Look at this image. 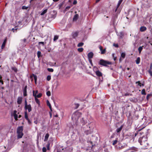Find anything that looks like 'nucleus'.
Masks as SVG:
<instances>
[{"instance_id": "15", "label": "nucleus", "mask_w": 152, "mask_h": 152, "mask_svg": "<svg viewBox=\"0 0 152 152\" xmlns=\"http://www.w3.org/2000/svg\"><path fill=\"white\" fill-rule=\"evenodd\" d=\"M22 98L21 97H18L17 99V103L18 104H20L21 103Z\"/></svg>"}, {"instance_id": "14", "label": "nucleus", "mask_w": 152, "mask_h": 152, "mask_svg": "<svg viewBox=\"0 0 152 152\" xmlns=\"http://www.w3.org/2000/svg\"><path fill=\"white\" fill-rule=\"evenodd\" d=\"M80 122L83 125H85L87 123L86 121L84 120L83 118L80 119Z\"/></svg>"}, {"instance_id": "21", "label": "nucleus", "mask_w": 152, "mask_h": 152, "mask_svg": "<svg viewBox=\"0 0 152 152\" xmlns=\"http://www.w3.org/2000/svg\"><path fill=\"white\" fill-rule=\"evenodd\" d=\"M78 17H79V15L78 14L75 15H74V16L73 18V21L76 20L78 18Z\"/></svg>"}, {"instance_id": "56", "label": "nucleus", "mask_w": 152, "mask_h": 152, "mask_svg": "<svg viewBox=\"0 0 152 152\" xmlns=\"http://www.w3.org/2000/svg\"><path fill=\"white\" fill-rule=\"evenodd\" d=\"M39 44H42L43 45L44 44V42H39Z\"/></svg>"}, {"instance_id": "4", "label": "nucleus", "mask_w": 152, "mask_h": 152, "mask_svg": "<svg viewBox=\"0 0 152 152\" xmlns=\"http://www.w3.org/2000/svg\"><path fill=\"white\" fill-rule=\"evenodd\" d=\"M23 128L22 126H20L18 128L17 130L18 134V138H20L22 137L23 135V133L22 132Z\"/></svg>"}, {"instance_id": "41", "label": "nucleus", "mask_w": 152, "mask_h": 152, "mask_svg": "<svg viewBox=\"0 0 152 152\" xmlns=\"http://www.w3.org/2000/svg\"><path fill=\"white\" fill-rule=\"evenodd\" d=\"M58 39V37L57 36H55L54 37L53 40L54 41H56Z\"/></svg>"}, {"instance_id": "26", "label": "nucleus", "mask_w": 152, "mask_h": 152, "mask_svg": "<svg viewBox=\"0 0 152 152\" xmlns=\"http://www.w3.org/2000/svg\"><path fill=\"white\" fill-rule=\"evenodd\" d=\"M126 146H127V145L126 144H125V145H121L118 147V148L119 149H121L124 148L126 147Z\"/></svg>"}, {"instance_id": "24", "label": "nucleus", "mask_w": 152, "mask_h": 152, "mask_svg": "<svg viewBox=\"0 0 152 152\" xmlns=\"http://www.w3.org/2000/svg\"><path fill=\"white\" fill-rule=\"evenodd\" d=\"M126 56V54L125 53L122 52L121 53V57H122L123 59H124Z\"/></svg>"}, {"instance_id": "23", "label": "nucleus", "mask_w": 152, "mask_h": 152, "mask_svg": "<svg viewBox=\"0 0 152 152\" xmlns=\"http://www.w3.org/2000/svg\"><path fill=\"white\" fill-rule=\"evenodd\" d=\"M46 102H47V105L49 106V108H50V110H51L52 111V109H51V106L50 104V103L49 102V101L47 100V101Z\"/></svg>"}, {"instance_id": "46", "label": "nucleus", "mask_w": 152, "mask_h": 152, "mask_svg": "<svg viewBox=\"0 0 152 152\" xmlns=\"http://www.w3.org/2000/svg\"><path fill=\"white\" fill-rule=\"evenodd\" d=\"M113 57V59L114 61H115L116 59V57H114V53H113L112 55Z\"/></svg>"}, {"instance_id": "22", "label": "nucleus", "mask_w": 152, "mask_h": 152, "mask_svg": "<svg viewBox=\"0 0 152 152\" xmlns=\"http://www.w3.org/2000/svg\"><path fill=\"white\" fill-rule=\"evenodd\" d=\"M96 73L97 76H101L102 75V74L98 70L96 72Z\"/></svg>"}, {"instance_id": "29", "label": "nucleus", "mask_w": 152, "mask_h": 152, "mask_svg": "<svg viewBox=\"0 0 152 152\" xmlns=\"http://www.w3.org/2000/svg\"><path fill=\"white\" fill-rule=\"evenodd\" d=\"M25 118L26 120L28 119V114L26 111L25 113Z\"/></svg>"}, {"instance_id": "7", "label": "nucleus", "mask_w": 152, "mask_h": 152, "mask_svg": "<svg viewBox=\"0 0 152 152\" xmlns=\"http://www.w3.org/2000/svg\"><path fill=\"white\" fill-rule=\"evenodd\" d=\"M78 31H75L72 33V35L73 38H76L78 36Z\"/></svg>"}, {"instance_id": "44", "label": "nucleus", "mask_w": 152, "mask_h": 152, "mask_svg": "<svg viewBox=\"0 0 152 152\" xmlns=\"http://www.w3.org/2000/svg\"><path fill=\"white\" fill-rule=\"evenodd\" d=\"M42 151L43 152H46V148L45 147H44L42 148Z\"/></svg>"}, {"instance_id": "51", "label": "nucleus", "mask_w": 152, "mask_h": 152, "mask_svg": "<svg viewBox=\"0 0 152 152\" xmlns=\"http://www.w3.org/2000/svg\"><path fill=\"white\" fill-rule=\"evenodd\" d=\"M49 146H50L49 144H48V145H47V149L48 150H49Z\"/></svg>"}, {"instance_id": "27", "label": "nucleus", "mask_w": 152, "mask_h": 152, "mask_svg": "<svg viewBox=\"0 0 152 152\" xmlns=\"http://www.w3.org/2000/svg\"><path fill=\"white\" fill-rule=\"evenodd\" d=\"M143 46H140L138 48V50L140 53L142 50Z\"/></svg>"}, {"instance_id": "34", "label": "nucleus", "mask_w": 152, "mask_h": 152, "mask_svg": "<svg viewBox=\"0 0 152 152\" xmlns=\"http://www.w3.org/2000/svg\"><path fill=\"white\" fill-rule=\"evenodd\" d=\"M118 142V140H116L114 141H113V145H115V144H116Z\"/></svg>"}, {"instance_id": "54", "label": "nucleus", "mask_w": 152, "mask_h": 152, "mask_svg": "<svg viewBox=\"0 0 152 152\" xmlns=\"http://www.w3.org/2000/svg\"><path fill=\"white\" fill-rule=\"evenodd\" d=\"M123 59V58L121 57H120V59H119V61L120 62H121L122 61L123 59Z\"/></svg>"}, {"instance_id": "58", "label": "nucleus", "mask_w": 152, "mask_h": 152, "mask_svg": "<svg viewBox=\"0 0 152 152\" xmlns=\"http://www.w3.org/2000/svg\"><path fill=\"white\" fill-rule=\"evenodd\" d=\"M69 141H67V142H66V143H67V144H69V145H71V144H69Z\"/></svg>"}, {"instance_id": "19", "label": "nucleus", "mask_w": 152, "mask_h": 152, "mask_svg": "<svg viewBox=\"0 0 152 152\" xmlns=\"http://www.w3.org/2000/svg\"><path fill=\"white\" fill-rule=\"evenodd\" d=\"M147 29L146 28L145 26H141L140 28V30L142 32L144 31Z\"/></svg>"}, {"instance_id": "43", "label": "nucleus", "mask_w": 152, "mask_h": 152, "mask_svg": "<svg viewBox=\"0 0 152 152\" xmlns=\"http://www.w3.org/2000/svg\"><path fill=\"white\" fill-rule=\"evenodd\" d=\"M42 96V94L39 93L36 96V98H40Z\"/></svg>"}, {"instance_id": "42", "label": "nucleus", "mask_w": 152, "mask_h": 152, "mask_svg": "<svg viewBox=\"0 0 152 152\" xmlns=\"http://www.w3.org/2000/svg\"><path fill=\"white\" fill-rule=\"evenodd\" d=\"M1 78H2V77L0 75V82L1 83V84L3 85V81L1 80Z\"/></svg>"}, {"instance_id": "49", "label": "nucleus", "mask_w": 152, "mask_h": 152, "mask_svg": "<svg viewBox=\"0 0 152 152\" xmlns=\"http://www.w3.org/2000/svg\"><path fill=\"white\" fill-rule=\"evenodd\" d=\"M105 49H104L103 50H102V51H101V53L102 54H104L105 53Z\"/></svg>"}, {"instance_id": "35", "label": "nucleus", "mask_w": 152, "mask_h": 152, "mask_svg": "<svg viewBox=\"0 0 152 152\" xmlns=\"http://www.w3.org/2000/svg\"><path fill=\"white\" fill-rule=\"evenodd\" d=\"M83 48H78L77 49V50L79 52H82L83 51Z\"/></svg>"}, {"instance_id": "25", "label": "nucleus", "mask_w": 152, "mask_h": 152, "mask_svg": "<svg viewBox=\"0 0 152 152\" xmlns=\"http://www.w3.org/2000/svg\"><path fill=\"white\" fill-rule=\"evenodd\" d=\"M47 9H45L44 10H42V12L41 13L40 15H43L45 14L46 12H47Z\"/></svg>"}, {"instance_id": "1", "label": "nucleus", "mask_w": 152, "mask_h": 152, "mask_svg": "<svg viewBox=\"0 0 152 152\" xmlns=\"http://www.w3.org/2000/svg\"><path fill=\"white\" fill-rule=\"evenodd\" d=\"M81 113L78 111H76L72 114V118L76 124L78 119L81 116Z\"/></svg>"}, {"instance_id": "57", "label": "nucleus", "mask_w": 152, "mask_h": 152, "mask_svg": "<svg viewBox=\"0 0 152 152\" xmlns=\"http://www.w3.org/2000/svg\"><path fill=\"white\" fill-rule=\"evenodd\" d=\"M113 45L114 46H115L116 47H118V44H114Z\"/></svg>"}, {"instance_id": "10", "label": "nucleus", "mask_w": 152, "mask_h": 152, "mask_svg": "<svg viewBox=\"0 0 152 152\" xmlns=\"http://www.w3.org/2000/svg\"><path fill=\"white\" fill-rule=\"evenodd\" d=\"M25 108L26 110H28L29 112H30L31 110V107L30 104H28V105L25 106Z\"/></svg>"}, {"instance_id": "3", "label": "nucleus", "mask_w": 152, "mask_h": 152, "mask_svg": "<svg viewBox=\"0 0 152 152\" xmlns=\"http://www.w3.org/2000/svg\"><path fill=\"white\" fill-rule=\"evenodd\" d=\"M93 124L90 123L87 125V127L89 128V129L85 130V133L86 135L91 134L93 132V127L92 126Z\"/></svg>"}, {"instance_id": "55", "label": "nucleus", "mask_w": 152, "mask_h": 152, "mask_svg": "<svg viewBox=\"0 0 152 152\" xmlns=\"http://www.w3.org/2000/svg\"><path fill=\"white\" fill-rule=\"evenodd\" d=\"M70 6H67L66 7V10H69L70 9Z\"/></svg>"}, {"instance_id": "60", "label": "nucleus", "mask_w": 152, "mask_h": 152, "mask_svg": "<svg viewBox=\"0 0 152 152\" xmlns=\"http://www.w3.org/2000/svg\"><path fill=\"white\" fill-rule=\"evenodd\" d=\"M139 134V132H138L137 133H135V136H137V134Z\"/></svg>"}, {"instance_id": "16", "label": "nucleus", "mask_w": 152, "mask_h": 152, "mask_svg": "<svg viewBox=\"0 0 152 152\" xmlns=\"http://www.w3.org/2000/svg\"><path fill=\"white\" fill-rule=\"evenodd\" d=\"M94 54L92 52L89 53L88 55V58H93Z\"/></svg>"}, {"instance_id": "12", "label": "nucleus", "mask_w": 152, "mask_h": 152, "mask_svg": "<svg viewBox=\"0 0 152 152\" xmlns=\"http://www.w3.org/2000/svg\"><path fill=\"white\" fill-rule=\"evenodd\" d=\"M117 34L120 38H122L124 36V33L123 32H120L119 33H117Z\"/></svg>"}, {"instance_id": "37", "label": "nucleus", "mask_w": 152, "mask_h": 152, "mask_svg": "<svg viewBox=\"0 0 152 152\" xmlns=\"http://www.w3.org/2000/svg\"><path fill=\"white\" fill-rule=\"evenodd\" d=\"M51 79V76L50 75H48L47 76V80L49 81V80H50Z\"/></svg>"}, {"instance_id": "45", "label": "nucleus", "mask_w": 152, "mask_h": 152, "mask_svg": "<svg viewBox=\"0 0 152 152\" xmlns=\"http://www.w3.org/2000/svg\"><path fill=\"white\" fill-rule=\"evenodd\" d=\"M148 72L150 74V75L152 76V70H149Z\"/></svg>"}, {"instance_id": "64", "label": "nucleus", "mask_w": 152, "mask_h": 152, "mask_svg": "<svg viewBox=\"0 0 152 152\" xmlns=\"http://www.w3.org/2000/svg\"><path fill=\"white\" fill-rule=\"evenodd\" d=\"M118 7H117L115 9V12H116L117 11V9H118Z\"/></svg>"}, {"instance_id": "61", "label": "nucleus", "mask_w": 152, "mask_h": 152, "mask_svg": "<svg viewBox=\"0 0 152 152\" xmlns=\"http://www.w3.org/2000/svg\"><path fill=\"white\" fill-rule=\"evenodd\" d=\"M34 123L35 124H37V120H36V121H34Z\"/></svg>"}, {"instance_id": "13", "label": "nucleus", "mask_w": 152, "mask_h": 152, "mask_svg": "<svg viewBox=\"0 0 152 152\" xmlns=\"http://www.w3.org/2000/svg\"><path fill=\"white\" fill-rule=\"evenodd\" d=\"M17 111L16 110H14L13 112V115L14 117V118L15 120H18V115L17 114Z\"/></svg>"}, {"instance_id": "50", "label": "nucleus", "mask_w": 152, "mask_h": 152, "mask_svg": "<svg viewBox=\"0 0 152 152\" xmlns=\"http://www.w3.org/2000/svg\"><path fill=\"white\" fill-rule=\"evenodd\" d=\"M28 105L27 104V102L26 100L25 101V107L26 106Z\"/></svg>"}, {"instance_id": "28", "label": "nucleus", "mask_w": 152, "mask_h": 152, "mask_svg": "<svg viewBox=\"0 0 152 152\" xmlns=\"http://www.w3.org/2000/svg\"><path fill=\"white\" fill-rule=\"evenodd\" d=\"M140 61V57H138L137 58V60L136 61V63L137 64H139Z\"/></svg>"}, {"instance_id": "53", "label": "nucleus", "mask_w": 152, "mask_h": 152, "mask_svg": "<svg viewBox=\"0 0 152 152\" xmlns=\"http://www.w3.org/2000/svg\"><path fill=\"white\" fill-rule=\"evenodd\" d=\"M152 63L150 64V69H149V70H152Z\"/></svg>"}, {"instance_id": "31", "label": "nucleus", "mask_w": 152, "mask_h": 152, "mask_svg": "<svg viewBox=\"0 0 152 152\" xmlns=\"http://www.w3.org/2000/svg\"><path fill=\"white\" fill-rule=\"evenodd\" d=\"M33 77L34 79V80L35 82L36 83L37 81V77L36 75H33Z\"/></svg>"}, {"instance_id": "8", "label": "nucleus", "mask_w": 152, "mask_h": 152, "mask_svg": "<svg viewBox=\"0 0 152 152\" xmlns=\"http://www.w3.org/2000/svg\"><path fill=\"white\" fill-rule=\"evenodd\" d=\"M27 86L26 85L24 88L23 89V96H26L27 95Z\"/></svg>"}, {"instance_id": "52", "label": "nucleus", "mask_w": 152, "mask_h": 152, "mask_svg": "<svg viewBox=\"0 0 152 152\" xmlns=\"http://www.w3.org/2000/svg\"><path fill=\"white\" fill-rule=\"evenodd\" d=\"M27 120L28 121V123L29 124H30L31 123V121L29 119Z\"/></svg>"}, {"instance_id": "48", "label": "nucleus", "mask_w": 152, "mask_h": 152, "mask_svg": "<svg viewBox=\"0 0 152 152\" xmlns=\"http://www.w3.org/2000/svg\"><path fill=\"white\" fill-rule=\"evenodd\" d=\"M151 96L150 94H148L146 96V99L147 100H148L149 99V96Z\"/></svg>"}, {"instance_id": "6", "label": "nucleus", "mask_w": 152, "mask_h": 152, "mask_svg": "<svg viewBox=\"0 0 152 152\" xmlns=\"http://www.w3.org/2000/svg\"><path fill=\"white\" fill-rule=\"evenodd\" d=\"M138 150V149L137 148L132 147L130 148L128 150L124 152H126L127 151H129L128 152H137Z\"/></svg>"}, {"instance_id": "59", "label": "nucleus", "mask_w": 152, "mask_h": 152, "mask_svg": "<svg viewBox=\"0 0 152 152\" xmlns=\"http://www.w3.org/2000/svg\"><path fill=\"white\" fill-rule=\"evenodd\" d=\"M77 1H74V2H73V4H76L77 3Z\"/></svg>"}, {"instance_id": "11", "label": "nucleus", "mask_w": 152, "mask_h": 152, "mask_svg": "<svg viewBox=\"0 0 152 152\" xmlns=\"http://www.w3.org/2000/svg\"><path fill=\"white\" fill-rule=\"evenodd\" d=\"M33 95L35 97V101L38 104L39 103V100L36 98V94H34V91H33Z\"/></svg>"}, {"instance_id": "33", "label": "nucleus", "mask_w": 152, "mask_h": 152, "mask_svg": "<svg viewBox=\"0 0 152 152\" xmlns=\"http://www.w3.org/2000/svg\"><path fill=\"white\" fill-rule=\"evenodd\" d=\"M141 94L142 95H145L146 93L145 92V89H143L141 91Z\"/></svg>"}, {"instance_id": "5", "label": "nucleus", "mask_w": 152, "mask_h": 152, "mask_svg": "<svg viewBox=\"0 0 152 152\" xmlns=\"http://www.w3.org/2000/svg\"><path fill=\"white\" fill-rule=\"evenodd\" d=\"M99 64L101 65L106 66L107 64H111V63L109 61H106L103 59H101L100 60Z\"/></svg>"}, {"instance_id": "39", "label": "nucleus", "mask_w": 152, "mask_h": 152, "mask_svg": "<svg viewBox=\"0 0 152 152\" xmlns=\"http://www.w3.org/2000/svg\"><path fill=\"white\" fill-rule=\"evenodd\" d=\"M48 70L49 72H53V69L52 68H48L47 69Z\"/></svg>"}, {"instance_id": "62", "label": "nucleus", "mask_w": 152, "mask_h": 152, "mask_svg": "<svg viewBox=\"0 0 152 152\" xmlns=\"http://www.w3.org/2000/svg\"><path fill=\"white\" fill-rule=\"evenodd\" d=\"M38 93V91H36V92H35V93H34V94H36V95H37V94ZM36 96H37V95H36Z\"/></svg>"}, {"instance_id": "63", "label": "nucleus", "mask_w": 152, "mask_h": 152, "mask_svg": "<svg viewBox=\"0 0 152 152\" xmlns=\"http://www.w3.org/2000/svg\"><path fill=\"white\" fill-rule=\"evenodd\" d=\"M99 48H100V50L102 51V47L101 46H100Z\"/></svg>"}, {"instance_id": "40", "label": "nucleus", "mask_w": 152, "mask_h": 152, "mask_svg": "<svg viewBox=\"0 0 152 152\" xmlns=\"http://www.w3.org/2000/svg\"><path fill=\"white\" fill-rule=\"evenodd\" d=\"M46 94L48 96H50L51 95L50 92L49 91H48L46 93Z\"/></svg>"}, {"instance_id": "32", "label": "nucleus", "mask_w": 152, "mask_h": 152, "mask_svg": "<svg viewBox=\"0 0 152 152\" xmlns=\"http://www.w3.org/2000/svg\"><path fill=\"white\" fill-rule=\"evenodd\" d=\"M122 1H123V0H119V1L117 5V7H119L120 4L122 2Z\"/></svg>"}, {"instance_id": "38", "label": "nucleus", "mask_w": 152, "mask_h": 152, "mask_svg": "<svg viewBox=\"0 0 152 152\" xmlns=\"http://www.w3.org/2000/svg\"><path fill=\"white\" fill-rule=\"evenodd\" d=\"M41 52L40 51H38L37 53V56L38 58H39L41 55Z\"/></svg>"}, {"instance_id": "9", "label": "nucleus", "mask_w": 152, "mask_h": 152, "mask_svg": "<svg viewBox=\"0 0 152 152\" xmlns=\"http://www.w3.org/2000/svg\"><path fill=\"white\" fill-rule=\"evenodd\" d=\"M124 126V125L122 124L121 125L120 127L117 128L116 130V132L117 133H119L122 130V128H123Z\"/></svg>"}, {"instance_id": "30", "label": "nucleus", "mask_w": 152, "mask_h": 152, "mask_svg": "<svg viewBox=\"0 0 152 152\" xmlns=\"http://www.w3.org/2000/svg\"><path fill=\"white\" fill-rule=\"evenodd\" d=\"M83 45H84V43L83 42H80L78 44V45H77V46L78 47H81V46H83Z\"/></svg>"}, {"instance_id": "17", "label": "nucleus", "mask_w": 152, "mask_h": 152, "mask_svg": "<svg viewBox=\"0 0 152 152\" xmlns=\"http://www.w3.org/2000/svg\"><path fill=\"white\" fill-rule=\"evenodd\" d=\"M117 15H116L115 16H113L112 18V20L113 21V24L114 25L115 23V19L117 18Z\"/></svg>"}, {"instance_id": "36", "label": "nucleus", "mask_w": 152, "mask_h": 152, "mask_svg": "<svg viewBox=\"0 0 152 152\" xmlns=\"http://www.w3.org/2000/svg\"><path fill=\"white\" fill-rule=\"evenodd\" d=\"M136 84H137V83H138V85L140 86H142V85L143 86V84H141L140 82V81H137V82H136Z\"/></svg>"}, {"instance_id": "20", "label": "nucleus", "mask_w": 152, "mask_h": 152, "mask_svg": "<svg viewBox=\"0 0 152 152\" xmlns=\"http://www.w3.org/2000/svg\"><path fill=\"white\" fill-rule=\"evenodd\" d=\"M49 135L48 133H47L46 134L45 137V139H44V141H47L48 138L49 137Z\"/></svg>"}, {"instance_id": "2", "label": "nucleus", "mask_w": 152, "mask_h": 152, "mask_svg": "<svg viewBox=\"0 0 152 152\" xmlns=\"http://www.w3.org/2000/svg\"><path fill=\"white\" fill-rule=\"evenodd\" d=\"M147 140V138L145 137H140L139 139L138 142L141 145L146 147V145L148 144Z\"/></svg>"}, {"instance_id": "47", "label": "nucleus", "mask_w": 152, "mask_h": 152, "mask_svg": "<svg viewBox=\"0 0 152 152\" xmlns=\"http://www.w3.org/2000/svg\"><path fill=\"white\" fill-rule=\"evenodd\" d=\"M27 8H28V7H26L25 6H23L22 7V9H23L26 10L27 9Z\"/></svg>"}, {"instance_id": "18", "label": "nucleus", "mask_w": 152, "mask_h": 152, "mask_svg": "<svg viewBox=\"0 0 152 152\" xmlns=\"http://www.w3.org/2000/svg\"><path fill=\"white\" fill-rule=\"evenodd\" d=\"M7 41V39H5L4 40L3 42V43L1 45V48L2 49H3L6 43V42Z\"/></svg>"}]
</instances>
